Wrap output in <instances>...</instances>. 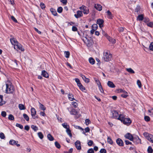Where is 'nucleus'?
I'll use <instances>...</instances> for the list:
<instances>
[{
  "mask_svg": "<svg viewBox=\"0 0 153 153\" xmlns=\"http://www.w3.org/2000/svg\"><path fill=\"white\" fill-rule=\"evenodd\" d=\"M117 119L120 120L123 122V124L127 126L129 125L131 123V121L129 118H125L123 114H120Z\"/></svg>",
  "mask_w": 153,
  "mask_h": 153,
  "instance_id": "1",
  "label": "nucleus"
},
{
  "mask_svg": "<svg viewBox=\"0 0 153 153\" xmlns=\"http://www.w3.org/2000/svg\"><path fill=\"white\" fill-rule=\"evenodd\" d=\"M112 57V55L111 54L109 51H104L103 58L105 61L108 62L111 60Z\"/></svg>",
  "mask_w": 153,
  "mask_h": 153,
  "instance_id": "2",
  "label": "nucleus"
},
{
  "mask_svg": "<svg viewBox=\"0 0 153 153\" xmlns=\"http://www.w3.org/2000/svg\"><path fill=\"white\" fill-rule=\"evenodd\" d=\"M6 93L7 94L12 93L14 91L13 86L12 85L7 84H6Z\"/></svg>",
  "mask_w": 153,
  "mask_h": 153,
  "instance_id": "3",
  "label": "nucleus"
},
{
  "mask_svg": "<svg viewBox=\"0 0 153 153\" xmlns=\"http://www.w3.org/2000/svg\"><path fill=\"white\" fill-rule=\"evenodd\" d=\"M144 136L150 142L153 143V135L145 132L143 134Z\"/></svg>",
  "mask_w": 153,
  "mask_h": 153,
  "instance_id": "4",
  "label": "nucleus"
},
{
  "mask_svg": "<svg viewBox=\"0 0 153 153\" xmlns=\"http://www.w3.org/2000/svg\"><path fill=\"white\" fill-rule=\"evenodd\" d=\"M14 48L17 51L20 50L21 51H24L25 50L21 45L19 43L14 46Z\"/></svg>",
  "mask_w": 153,
  "mask_h": 153,
  "instance_id": "5",
  "label": "nucleus"
},
{
  "mask_svg": "<svg viewBox=\"0 0 153 153\" xmlns=\"http://www.w3.org/2000/svg\"><path fill=\"white\" fill-rule=\"evenodd\" d=\"M79 9L81 10H83V13L85 14H88L89 13L88 9L84 5H82L79 7Z\"/></svg>",
  "mask_w": 153,
  "mask_h": 153,
  "instance_id": "6",
  "label": "nucleus"
},
{
  "mask_svg": "<svg viewBox=\"0 0 153 153\" xmlns=\"http://www.w3.org/2000/svg\"><path fill=\"white\" fill-rule=\"evenodd\" d=\"M83 40L84 43L87 45L88 47H90L92 45L91 42L90 40L88 39L87 37H85L83 38Z\"/></svg>",
  "mask_w": 153,
  "mask_h": 153,
  "instance_id": "7",
  "label": "nucleus"
},
{
  "mask_svg": "<svg viewBox=\"0 0 153 153\" xmlns=\"http://www.w3.org/2000/svg\"><path fill=\"white\" fill-rule=\"evenodd\" d=\"M125 137L131 141H133L134 137L132 135L129 133H127L125 136Z\"/></svg>",
  "mask_w": 153,
  "mask_h": 153,
  "instance_id": "8",
  "label": "nucleus"
},
{
  "mask_svg": "<svg viewBox=\"0 0 153 153\" xmlns=\"http://www.w3.org/2000/svg\"><path fill=\"white\" fill-rule=\"evenodd\" d=\"M31 112L32 116L33 119H35L36 118L38 117L36 116H35L36 114V111L34 108H32L31 109Z\"/></svg>",
  "mask_w": 153,
  "mask_h": 153,
  "instance_id": "9",
  "label": "nucleus"
},
{
  "mask_svg": "<svg viewBox=\"0 0 153 153\" xmlns=\"http://www.w3.org/2000/svg\"><path fill=\"white\" fill-rule=\"evenodd\" d=\"M75 146L78 150H80L81 149L80 142L79 140L76 141L75 143Z\"/></svg>",
  "mask_w": 153,
  "mask_h": 153,
  "instance_id": "10",
  "label": "nucleus"
},
{
  "mask_svg": "<svg viewBox=\"0 0 153 153\" xmlns=\"http://www.w3.org/2000/svg\"><path fill=\"white\" fill-rule=\"evenodd\" d=\"M74 16L76 18H78L82 16L83 14L82 11L80 10H78L76 12V14H74Z\"/></svg>",
  "mask_w": 153,
  "mask_h": 153,
  "instance_id": "11",
  "label": "nucleus"
},
{
  "mask_svg": "<svg viewBox=\"0 0 153 153\" xmlns=\"http://www.w3.org/2000/svg\"><path fill=\"white\" fill-rule=\"evenodd\" d=\"M103 22L104 21L102 19H100L97 20V23L99 25V27L101 28L103 26Z\"/></svg>",
  "mask_w": 153,
  "mask_h": 153,
  "instance_id": "12",
  "label": "nucleus"
},
{
  "mask_svg": "<svg viewBox=\"0 0 153 153\" xmlns=\"http://www.w3.org/2000/svg\"><path fill=\"white\" fill-rule=\"evenodd\" d=\"M117 144L120 146H123V140L120 138H118L116 140Z\"/></svg>",
  "mask_w": 153,
  "mask_h": 153,
  "instance_id": "13",
  "label": "nucleus"
},
{
  "mask_svg": "<svg viewBox=\"0 0 153 153\" xmlns=\"http://www.w3.org/2000/svg\"><path fill=\"white\" fill-rule=\"evenodd\" d=\"M80 76L82 77V79L86 83H88L89 82V79L88 78H86L84 75L80 74Z\"/></svg>",
  "mask_w": 153,
  "mask_h": 153,
  "instance_id": "14",
  "label": "nucleus"
},
{
  "mask_svg": "<svg viewBox=\"0 0 153 153\" xmlns=\"http://www.w3.org/2000/svg\"><path fill=\"white\" fill-rule=\"evenodd\" d=\"M10 42L12 45H13L14 46L16 45V44H17L18 42L16 40V39L14 38H12L10 39Z\"/></svg>",
  "mask_w": 153,
  "mask_h": 153,
  "instance_id": "15",
  "label": "nucleus"
},
{
  "mask_svg": "<svg viewBox=\"0 0 153 153\" xmlns=\"http://www.w3.org/2000/svg\"><path fill=\"white\" fill-rule=\"evenodd\" d=\"M133 141L136 144L141 143L140 139L138 137L134 138Z\"/></svg>",
  "mask_w": 153,
  "mask_h": 153,
  "instance_id": "16",
  "label": "nucleus"
},
{
  "mask_svg": "<svg viewBox=\"0 0 153 153\" xmlns=\"http://www.w3.org/2000/svg\"><path fill=\"white\" fill-rule=\"evenodd\" d=\"M68 99L70 101H72L73 100H75L74 98L73 94L71 93H69L68 94Z\"/></svg>",
  "mask_w": 153,
  "mask_h": 153,
  "instance_id": "17",
  "label": "nucleus"
},
{
  "mask_svg": "<svg viewBox=\"0 0 153 153\" xmlns=\"http://www.w3.org/2000/svg\"><path fill=\"white\" fill-rule=\"evenodd\" d=\"M112 114L113 117L117 119V118L118 117V116L119 115L118 112L116 111H114L113 112Z\"/></svg>",
  "mask_w": 153,
  "mask_h": 153,
  "instance_id": "18",
  "label": "nucleus"
},
{
  "mask_svg": "<svg viewBox=\"0 0 153 153\" xmlns=\"http://www.w3.org/2000/svg\"><path fill=\"white\" fill-rule=\"evenodd\" d=\"M107 85L111 88H114L115 86L113 83L111 81H108L107 82Z\"/></svg>",
  "mask_w": 153,
  "mask_h": 153,
  "instance_id": "19",
  "label": "nucleus"
},
{
  "mask_svg": "<svg viewBox=\"0 0 153 153\" xmlns=\"http://www.w3.org/2000/svg\"><path fill=\"white\" fill-rule=\"evenodd\" d=\"M107 38L109 42H111L112 43L114 44L115 43L116 40L115 39L112 38L111 37L108 36H107Z\"/></svg>",
  "mask_w": 153,
  "mask_h": 153,
  "instance_id": "20",
  "label": "nucleus"
},
{
  "mask_svg": "<svg viewBox=\"0 0 153 153\" xmlns=\"http://www.w3.org/2000/svg\"><path fill=\"white\" fill-rule=\"evenodd\" d=\"M42 75L44 77L47 78L49 77V74L48 73L45 71L43 70L42 71Z\"/></svg>",
  "mask_w": 153,
  "mask_h": 153,
  "instance_id": "21",
  "label": "nucleus"
},
{
  "mask_svg": "<svg viewBox=\"0 0 153 153\" xmlns=\"http://www.w3.org/2000/svg\"><path fill=\"white\" fill-rule=\"evenodd\" d=\"M94 7L95 8L98 10L101 11L102 10V6L99 4H95Z\"/></svg>",
  "mask_w": 153,
  "mask_h": 153,
  "instance_id": "22",
  "label": "nucleus"
},
{
  "mask_svg": "<svg viewBox=\"0 0 153 153\" xmlns=\"http://www.w3.org/2000/svg\"><path fill=\"white\" fill-rule=\"evenodd\" d=\"M51 12L52 13V14L54 16H56L57 15V14L56 13V10L53 8H51L50 9Z\"/></svg>",
  "mask_w": 153,
  "mask_h": 153,
  "instance_id": "23",
  "label": "nucleus"
},
{
  "mask_svg": "<svg viewBox=\"0 0 153 153\" xmlns=\"http://www.w3.org/2000/svg\"><path fill=\"white\" fill-rule=\"evenodd\" d=\"M70 112V114L71 115H76L77 113V112L74 109H72Z\"/></svg>",
  "mask_w": 153,
  "mask_h": 153,
  "instance_id": "24",
  "label": "nucleus"
},
{
  "mask_svg": "<svg viewBox=\"0 0 153 153\" xmlns=\"http://www.w3.org/2000/svg\"><path fill=\"white\" fill-rule=\"evenodd\" d=\"M143 15L142 14L139 15L137 18V20L139 21L143 20Z\"/></svg>",
  "mask_w": 153,
  "mask_h": 153,
  "instance_id": "25",
  "label": "nucleus"
},
{
  "mask_svg": "<svg viewBox=\"0 0 153 153\" xmlns=\"http://www.w3.org/2000/svg\"><path fill=\"white\" fill-rule=\"evenodd\" d=\"M89 63L91 65L94 64L95 61L94 59L92 57H90L89 59Z\"/></svg>",
  "mask_w": 153,
  "mask_h": 153,
  "instance_id": "26",
  "label": "nucleus"
},
{
  "mask_svg": "<svg viewBox=\"0 0 153 153\" xmlns=\"http://www.w3.org/2000/svg\"><path fill=\"white\" fill-rule=\"evenodd\" d=\"M19 108L20 110H24L25 109V108L24 105L22 104H19L18 105Z\"/></svg>",
  "mask_w": 153,
  "mask_h": 153,
  "instance_id": "27",
  "label": "nucleus"
},
{
  "mask_svg": "<svg viewBox=\"0 0 153 153\" xmlns=\"http://www.w3.org/2000/svg\"><path fill=\"white\" fill-rule=\"evenodd\" d=\"M126 70L128 72L131 73V74H134L135 72L131 68H126Z\"/></svg>",
  "mask_w": 153,
  "mask_h": 153,
  "instance_id": "28",
  "label": "nucleus"
},
{
  "mask_svg": "<svg viewBox=\"0 0 153 153\" xmlns=\"http://www.w3.org/2000/svg\"><path fill=\"white\" fill-rule=\"evenodd\" d=\"M94 80L95 82L97 83V84L98 85V86L101 87V85L99 80L98 79H97L96 78H94Z\"/></svg>",
  "mask_w": 153,
  "mask_h": 153,
  "instance_id": "29",
  "label": "nucleus"
},
{
  "mask_svg": "<svg viewBox=\"0 0 153 153\" xmlns=\"http://www.w3.org/2000/svg\"><path fill=\"white\" fill-rule=\"evenodd\" d=\"M47 137L48 139L50 141H53L54 140V138L53 136L50 134H48L47 135Z\"/></svg>",
  "mask_w": 153,
  "mask_h": 153,
  "instance_id": "30",
  "label": "nucleus"
},
{
  "mask_svg": "<svg viewBox=\"0 0 153 153\" xmlns=\"http://www.w3.org/2000/svg\"><path fill=\"white\" fill-rule=\"evenodd\" d=\"M107 142L108 143L110 144H112L113 143V142L111 138L109 137H107Z\"/></svg>",
  "mask_w": 153,
  "mask_h": 153,
  "instance_id": "31",
  "label": "nucleus"
},
{
  "mask_svg": "<svg viewBox=\"0 0 153 153\" xmlns=\"http://www.w3.org/2000/svg\"><path fill=\"white\" fill-rule=\"evenodd\" d=\"M39 104L40 105L39 108L42 110L44 111L46 109V108L45 106L42 104H41L40 102H39Z\"/></svg>",
  "mask_w": 153,
  "mask_h": 153,
  "instance_id": "32",
  "label": "nucleus"
},
{
  "mask_svg": "<svg viewBox=\"0 0 153 153\" xmlns=\"http://www.w3.org/2000/svg\"><path fill=\"white\" fill-rule=\"evenodd\" d=\"M98 27V25L97 24H94L92 26V29L94 30H96L97 28Z\"/></svg>",
  "mask_w": 153,
  "mask_h": 153,
  "instance_id": "33",
  "label": "nucleus"
},
{
  "mask_svg": "<svg viewBox=\"0 0 153 153\" xmlns=\"http://www.w3.org/2000/svg\"><path fill=\"white\" fill-rule=\"evenodd\" d=\"M66 132L70 137H71L72 135L71 132V131L69 128H67L66 130Z\"/></svg>",
  "mask_w": 153,
  "mask_h": 153,
  "instance_id": "34",
  "label": "nucleus"
},
{
  "mask_svg": "<svg viewBox=\"0 0 153 153\" xmlns=\"http://www.w3.org/2000/svg\"><path fill=\"white\" fill-rule=\"evenodd\" d=\"M9 143L11 145H15L16 143V141L14 140H11L10 141Z\"/></svg>",
  "mask_w": 153,
  "mask_h": 153,
  "instance_id": "35",
  "label": "nucleus"
},
{
  "mask_svg": "<svg viewBox=\"0 0 153 153\" xmlns=\"http://www.w3.org/2000/svg\"><path fill=\"white\" fill-rule=\"evenodd\" d=\"M8 118L10 120H14V116L11 114H10L9 115Z\"/></svg>",
  "mask_w": 153,
  "mask_h": 153,
  "instance_id": "36",
  "label": "nucleus"
},
{
  "mask_svg": "<svg viewBox=\"0 0 153 153\" xmlns=\"http://www.w3.org/2000/svg\"><path fill=\"white\" fill-rule=\"evenodd\" d=\"M38 135L39 138L41 139H42L44 137L43 135L41 132H38Z\"/></svg>",
  "mask_w": 153,
  "mask_h": 153,
  "instance_id": "37",
  "label": "nucleus"
},
{
  "mask_svg": "<svg viewBox=\"0 0 153 153\" xmlns=\"http://www.w3.org/2000/svg\"><path fill=\"white\" fill-rule=\"evenodd\" d=\"M23 116L24 118L26 120V121H28L29 120V117L27 114H23Z\"/></svg>",
  "mask_w": 153,
  "mask_h": 153,
  "instance_id": "38",
  "label": "nucleus"
},
{
  "mask_svg": "<svg viewBox=\"0 0 153 153\" xmlns=\"http://www.w3.org/2000/svg\"><path fill=\"white\" fill-rule=\"evenodd\" d=\"M80 85H79L78 87H79L80 89L82 91H84L85 90V88L82 85V84H79Z\"/></svg>",
  "mask_w": 153,
  "mask_h": 153,
  "instance_id": "39",
  "label": "nucleus"
},
{
  "mask_svg": "<svg viewBox=\"0 0 153 153\" xmlns=\"http://www.w3.org/2000/svg\"><path fill=\"white\" fill-rule=\"evenodd\" d=\"M62 126H63V127L66 129L69 128V126L68 125H67V123H64L62 124Z\"/></svg>",
  "mask_w": 153,
  "mask_h": 153,
  "instance_id": "40",
  "label": "nucleus"
},
{
  "mask_svg": "<svg viewBox=\"0 0 153 153\" xmlns=\"http://www.w3.org/2000/svg\"><path fill=\"white\" fill-rule=\"evenodd\" d=\"M31 128L35 131H36L38 129L37 127L34 125H32Z\"/></svg>",
  "mask_w": 153,
  "mask_h": 153,
  "instance_id": "41",
  "label": "nucleus"
},
{
  "mask_svg": "<svg viewBox=\"0 0 153 153\" xmlns=\"http://www.w3.org/2000/svg\"><path fill=\"white\" fill-rule=\"evenodd\" d=\"M149 48V50L151 51H153V42H152L150 44Z\"/></svg>",
  "mask_w": 153,
  "mask_h": 153,
  "instance_id": "42",
  "label": "nucleus"
},
{
  "mask_svg": "<svg viewBox=\"0 0 153 153\" xmlns=\"http://www.w3.org/2000/svg\"><path fill=\"white\" fill-rule=\"evenodd\" d=\"M62 8L61 7H60L57 9V11L59 13H61L62 12Z\"/></svg>",
  "mask_w": 153,
  "mask_h": 153,
  "instance_id": "43",
  "label": "nucleus"
},
{
  "mask_svg": "<svg viewBox=\"0 0 153 153\" xmlns=\"http://www.w3.org/2000/svg\"><path fill=\"white\" fill-rule=\"evenodd\" d=\"M107 13L109 16L110 18H112V14L110 12L109 10H108L107 12Z\"/></svg>",
  "mask_w": 153,
  "mask_h": 153,
  "instance_id": "44",
  "label": "nucleus"
},
{
  "mask_svg": "<svg viewBox=\"0 0 153 153\" xmlns=\"http://www.w3.org/2000/svg\"><path fill=\"white\" fill-rule=\"evenodd\" d=\"M137 85H138V87L140 88H141L142 86V84H141V82L139 80H138L137 81Z\"/></svg>",
  "mask_w": 153,
  "mask_h": 153,
  "instance_id": "45",
  "label": "nucleus"
},
{
  "mask_svg": "<svg viewBox=\"0 0 153 153\" xmlns=\"http://www.w3.org/2000/svg\"><path fill=\"white\" fill-rule=\"evenodd\" d=\"M65 57L66 58H68L69 57L70 53L69 51H65Z\"/></svg>",
  "mask_w": 153,
  "mask_h": 153,
  "instance_id": "46",
  "label": "nucleus"
},
{
  "mask_svg": "<svg viewBox=\"0 0 153 153\" xmlns=\"http://www.w3.org/2000/svg\"><path fill=\"white\" fill-rule=\"evenodd\" d=\"M55 146L58 149H59L60 148V144L57 142V141H56L55 142Z\"/></svg>",
  "mask_w": 153,
  "mask_h": 153,
  "instance_id": "47",
  "label": "nucleus"
},
{
  "mask_svg": "<svg viewBox=\"0 0 153 153\" xmlns=\"http://www.w3.org/2000/svg\"><path fill=\"white\" fill-rule=\"evenodd\" d=\"M40 6L41 7V8L42 9H43L45 7V6L44 3H43L42 2L40 3Z\"/></svg>",
  "mask_w": 153,
  "mask_h": 153,
  "instance_id": "48",
  "label": "nucleus"
},
{
  "mask_svg": "<svg viewBox=\"0 0 153 153\" xmlns=\"http://www.w3.org/2000/svg\"><path fill=\"white\" fill-rule=\"evenodd\" d=\"M87 152V153H94V151L93 149L91 148L88 149Z\"/></svg>",
  "mask_w": 153,
  "mask_h": 153,
  "instance_id": "49",
  "label": "nucleus"
},
{
  "mask_svg": "<svg viewBox=\"0 0 153 153\" xmlns=\"http://www.w3.org/2000/svg\"><path fill=\"white\" fill-rule=\"evenodd\" d=\"M16 126L17 127L19 128L20 129H22L23 128V126L21 124L19 123H16Z\"/></svg>",
  "mask_w": 153,
  "mask_h": 153,
  "instance_id": "50",
  "label": "nucleus"
},
{
  "mask_svg": "<svg viewBox=\"0 0 153 153\" xmlns=\"http://www.w3.org/2000/svg\"><path fill=\"white\" fill-rule=\"evenodd\" d=\"M75 80L76 82V83L77 84V85L78 86L79 85H79V84H81V83H80V81H79V79H78V78L75 79Z\"/></svg>",
  "mask_w": 153,
  "mask_h": 153,
  "instance_id": "51",
  "label": "nucleus"
},
{
  "mask_svg": "<svg viewBox=\"0 0 153 153\" xmlns=\"http://www.w3.org/2000/svg\"><path fill=\"white\" fill-rule=\"evenodd\" d=\"M147 150L148 153H152L153 151V150L150 146L148 147Z\"/></svg>",
  "mask_w": 153,
  "mask_h": 153,
  "instance_id": "52",
  "label": "nucleus"
},
{
  "mask_svg": "<svg viewBox=\"0 0 153 153\" xmlns=\"http://www.w3.org/2000/svg\"><path fill=\"white\" fill-rule=\"evenodd\" d=\"M93 143V141L91 140H89L88 143V144L89 146H91L92 145Z\"/></svg>",
  "mask_w": 153,
  "mask_h": 153,
  "instance_id": "53",
  "label": "nucleus"
},
{
  "mask_svg": "<svg viewBox=\"0 0 153 153\" xmlns=\"http://www.w3.org/2000/svg\"><path fill=\"white\" fill-rule=\"evenodd\" d=\"M145 120L147 122L149 121L150 120V118L148 116H145L144 117Z\"/></svg>",
  "mask_w": 153,
  "mask_h": 153,
  "instance_id": "54",
  "label": "nucleus"
},
{
  "mask_svg": "<svg viewBox=\"0 0 153 153\" xmlns=\"http://www.w3.org/2000/svg\"><path fill=\"white\" fill-rule=\"evenodd\" d=\"M72 104L74 108H76L78 106L77 103L75 102H72Z\"/></svg>",
  "mask_w": 153,
  "mask_h": 153,
  "instance_id": "55",
  "label": "nucleus"
},
{
  "mask_svg": "<svg viewBox=\"0 0 153 153\" xmlns=\"http://www.w3.org/2000/svg\"><path fill=\"white\" fill-rule=\"evenodd\" d=\"M0 137L1 139H4L5 137L4 134L3 133H0Z\"/></svg>",
  "mask_w": 153,
  "mask_h": 153,
  "instance_id": "56",
  "label": "nucleus"
},
{
  "mask_svg": "<svg viewBox=\"0 0 153 153\" xmlns=\"http://www.w3.org/2000/svg\"><path fill=\"white\" fill-rule=\"evenodd\" d=\"M73 148H71L69 149L68 151H65L64 153H71L73 151Z\"/></svg>",
  "mask_w": 153,
  "mask_h": 153,
  "instance_id": "57",
  "label": "nucleus"
},
{
  "mask_svg": "<svg viewBox=\"0 0 153 153\" xmlns=\"http://www.w3.org/2000/svg\"><path fill=\"white\" fill-rule=\"evenodd\" d=\"M106 150L104 149H101L100 151V153H106Z\"/></svg>",
  "mask_w": 153,
  "mask_h": 153,
  "instance_id": "58",
  "label": "nucleus"
},
{
  "mask_svg": "<svg viewBox=\"0 0 153 153\" xmlns=\"http://www.w3.org/2000/svg\"><path fill=\"white\" fill-rule=\"evenodd\" d=\"M147 25L150 27H153V22H150L147 24Z\"/></svg>",
  "mask_w": 153,
  "mask_h": 153,
  "instance_id": "59",
  "label": "nucleus"
},
{
  "mask_svg": "<svg viewBox=\"0 0 153 153\" xmlns=\"http://www.w3.org/2000/svg\"><path fill=\"white\" fill-rule=\"evenodd\" d=\"M11 18L12 19V20L14 22L16 23L17 22V20L13 16H11Z\"/></svg>",
  "mask_w": 153,
  "mask_h": 153,
  "instance_id": "60",
  "label": "nucleus"
},
{
  "mask_svg": "<svg viewBox=\"0 0 153 153\" xmlns=\"http://www.w3.org/2000/svg\"><path fill=\"white\" fill-rule=\"evenodd\" d=\"M1 115L2 117H5L6 116V112L5 111H2L1 113Z\"/></svg>",
  "mask_w": 153,
  "mask_h": 153,
  "instance_id": "61",
  "label": "nucleus"
},
{
  "mask_svg": "<svg viewBox=\"0 0 153 153\" xmlns=\"http://www.w3.org/2000/svg\"><path fill=\"white\" fill-rule=\"evenodd\" d=\"M13 65L14 66L16 67H17L18 66V65L17 63V61L16 60H15L13 62Z\"/></svg>",
  "mask_w": 153,
  "mask_h": 153,
  "instance_id": "62",
  "label": "nucleus"
},
{
  "mask_svg": "<svg viewBox=\"0 0 153 153\" xmlns=\"http://www.w3.org/2000/svg\"><path fill=\"white\" fill-rule=\"evenodd\" d=\"M86 124L88 125L90 123V121L89 119H86L85 120Z\"/></svg>",
  "mask_w": 153,
  "mask_h": 153,
  "instance_id": "63",
  "label": "nucleus"
},
{
  "mask_svg": "<svg viewBox=\"0 0 153 153\" xmlns=\"http://www.w3.org/2000/svg\"><path fill=\"white\" fill-rule=\"evenodd\" d=\"M127 94H122L121 95V97H123L124 98H126L128 96V95Z\"/></svg>",
  "mask_w": 153,
  "mask_h": 153,
  "instance_id": "64",
  "label": "nucleus"
}]
</instances>
